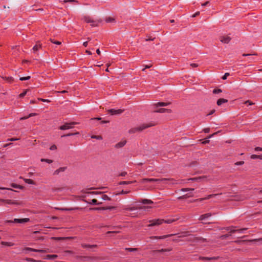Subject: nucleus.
Returning a JSON list of instances; mask_svg holds the SVG:
<instances>
[{"mask_svg": "<svg viewBox=\"0 0 262 262\" xmlns=\"http://www.w3.org/2000/svg\"><path fill=\"white\" fill-rule=\"evenodd\" d=\"M155 125V124L152 122H149L148 123H144V124L140 125V126H139L138 127H134V128L130 129L128 131V133L129 134H134L137 132H141L146 128H147L149 127H151V126H153Z\"/></svg>", "mask_w": 262, "mask_h": 262, "instance_id": "nucleus-1", "label": "nucleus"}, {"mask_svg": "<svg viewBox=\"0 0 262 262\" xmlns=\"http://www.w3.org/2000/svg\"><path fill=\"white\" fill-rule=\"evenodd\" d=\"M170 179H166V178H163V179H143L141 180V182L142 183H145L146 182H165L166 181H169Z\"/></svg>", "mask_w": 262, "mask_h": 262, "instance_id": "nucleus-2", "label": "nucleus"}, {"mask_svg": "<svg viewBox=\"0 0 262 262\" xmlns=\"http://www.w3.org/2000/svg\"><path fill=\"white\" fill-rule=\"evenodd\" d=\"M78 123L76 122H72L70 123H65L64 125L60 126L59 129L61 130H66L70 128H72L73 125L77 124Z\"/></svg>", "mask_w": 262, "mask_h": 262, "instance_id": "nucleus-3", "label": "nucleus"}, {"mask_svg": "<svg viewBox=\"0 0 262 262\" xmlns=\"http://www.w3.org/2000/svg\"><path fill=\"white\" fill-rule=\"evenodd\" d=\"M29 220H30V219L29 218L15 219L13 221L8 220L7 221V222L24 224V223L28 222L29 221Z\"/></svg>", "mask_w": 262, "mask_h": 262, "instance_id": "nucleus-4", "label": "nucleus"}, {"mask_svg": "<svg viewBox=\"0 0 262 262\" xmlns=\"http://www.w3.org/2000/svg\"><path fill=\"white\" fill-rule=\"evenodd\" d=\"M150 224L148 225V227H151L154 226H158L164 223V220L163 219H157L154 220H150L149 221Z\"/></svg>", "mask_w": 262, "mask_h": 262, "instance_id": "nucleus-5", "label": "nucleus"}, {"mask_svg": "<svg viewBox=\"0 0 262 262\" xmlns=\"http://www.w3.org/2000/svg\"><path fill=\"white\" fill-rule=\"evenodd\" d=\"M231 39V37L227 35H224L220 37V40L224 43H228L230 41Z\"/></svg>", "mask_w": 262, "mask_h": 262, "instance_id": "nucleus-6", "label": "nucleus"}, {"mask_svg": "<svg viewBox=\"0 0 262 262\" xmlns=\"http://www.w3.org/2000/svg\"><path fill=\"white\" fill-rule=\"evenodd\" d=\"M123 110H115V109H110L108 110V112L110 113L111 115H119L121 114L123 112Z\"/></svg>", "mask_w": 262, "mask_h": 262, "instance_id": "nucleus-7", "label": "nucleus"}, {"mask_svg": "<svg viewBox=\"0 0 262 262\" xmlns=\"http://www.w3.org/2000/svg\"><path fill=\"white\" fill-rule=\"evenodd\" d=\"M247 228H242V229H237V230H235V229H230V227H228L227 228V230L228 231H230V232L231 233H234V232H237L238 233H243L244 232V231H245L246 230H247Z\"/></svg>", "mask_w": 262, "mask_h": 262, "instance_id": "nucleus-8", "label": "nucleus"}, {"mask_svg": "<svg viewBox=\"0 0 262 262\" xmlns=\"http://www.w3.org/2000/svg\"><path fill=\"white\" fill-rule=\"evenodd\" d=\"M84 20L87 23H91L92 26L94 27L97 26L96 21H94L89 17H84Z\"/></svg>", "mask_w": 262, "mask_h": 262, "instance_id": "nucleus-9", "label": "nucleus"}, {"mask_svg": "<svg viewBox=\"0 0 262 262\" xmlns=\"http://www.w3.org/2000/svg\"><path fill=\"white\" fill-rule=\"evenodd\" d=\"M138 209L136 207H125L123 209V212L126 214L128 213V211H134Z\"/></svg>", "mask_w": 262, "mask_h": 262, "instance_id": "nucleus-10", "label": "nucleus"}, {"mask_svg": "<svg viewBox=\"0 0 262 262\" xmlns=\"http://www.w3.org/2000/svg\"><path fill=\"white\" fill-rule=\"evenodd\" d=\"M0 202L2 203H6L8 204H15V205H18L19 203L16 202V201H12L11 200H3V199H0Z\"/></svg>", "mask_w": 262, "mask_h": 262, "instance_id": "nucleus-11", "label": "nucleus"}, {"mask_svg": "<svg viewBox=\"0 0 262 262\" xmlns=\"http://www.w3.org/2000/svg\"><path fill=\"white\" fill-rule=\"evenodd\" d=\"M174 234H168V235H163V236H151L150 238L151 239H164L166 237H170V236H173Z\"/></svg>", "mask_w": 262, "mask_h": 262, "instance_id": "nucleus-12", "label": "nucleus"}, {"mask_svg": "<svg viewBox=\"0 0 262 262\" xmlns=\"http://www.w3.org/2000/svg\"><path fill=\"white\" fill-rule=\"evenodd\" d=\"M155 112L159 113H170L171 112V110H169V109L161 108H159V109H158V110L155 111Z\"/></svg>", "mask_w": 262, "mask_h": 262, "instance_id": "nucleus-13", "label": "nucleus"}, {"mask_svg": "<svg viewBox=\"0 0 262 262\" xmlns=\"http://www.w3.org/2000/svg\"><path fill=\"white\" fill-rule=\"evenodd\" d=\"M67 169V167H60L59 168L57 169L55 171H54L53 174L54 175H59L60 173L64 172L66 169Z\"/></svg>", "mask_w": 262, "mask_h": 262, "instance_id": "nucleus-14", "label": "nucleus"}, {"mask_svg": "<svg viewBox=\"0 0 262 262\" xmlns=\"http://www.w3.org/2000/svg\"><path fill=\"white\" fill-rule=\"evenodd\" d=\"M218 195H219L218 194H209L205 198L196 199V200H194V201H202L205 200H207V199H210L211 198L215 197Z\"/></svg>", "mask_w": 262, "mask_h": 262, "instance_id": "nucleus-15", "label": "nucleus"}, {"mask_svg": "<svg viewBox=\"0 0 262 262\" xmlns=\"http://www.w3.org/2000/svg\"><path fill=\"white\" fill-rule=\"evenodd\" d=\"M25 250L28 251H34V252H40V253H43L45 252L46 251L42 249H35L31 248H26L25 249Z\"/></svg>", "mask_w": 262, "mask_h": 262, "instance_id": "nucleus-16", "label": "nucleus"}, {"mask_svg": "<svg viewBox=\"0 0 262 262\" xmlns=\"http://www.w3.org/2000/svg\"><path fill=\"white\" fill-rule=\"evenodd\" d=\"M126 143V140L121 141L115 145V147L117 148H121V147L124 146Z\"/></svg>", "mask_w": 262, "mask_h": 262, "instance_id": "nucleus-17", "label": "nucleus"}, {"mask_svg": "<svg viewBox=\"0 0 262 262\" xmlns=\"http://www.w3.org/2000/svg\"><path fill=\"white\" fill-rule=\"evenodd\" d=\"M170 102H158L154 104V105L157 107L158 106H166L169 105Z\"/></svg>", "mask_w": 262, "mask_h": 262, "instance_id": "nucleus-18", "label": "nucleus"}, {"mask_svg": "<svg viewBox=\"0 0 262 262\" xmlns=\"http://www.w3.org/2000/svg\"><path fill=\"white\" fill-rule=\"evenodd\" d=\"M211 215H212L211 213H207L201 215L199 217V220H204L211 216Z\"/></svg>", "mask_w": 262, "mask_h": 262, "instance_id": "nucleus-19", "label": "nucleus"}, {"mask_svg": "<svg viewBox=\"0 0 262 262\" xmlns=\"http://www.w3.org/2000/svg\"><path fill=\"white\" fill-rule=\"evenodd\" d=\"M140 202L144 204H151L153 203L151 200L148 199H142Z\"/></svg>", "mask_w": 262, "mask_h": 262, "instance_id": "nucleus-20", "label": "nucleus"}, {"mask_svg": "<svg viewBox=\"0 0 262 262\" xmlns=\"http://www.w3.org/2000/svg\"><path fill=\"white\" fill-rule=\"evenodd\" d=\"M178 220H179L178 217L176 218V219H168L166 220H164V223H165L167 224H171L175 221H177Z\"/></svg>", "mask_w": 262, "mask_h": 262, "instance_id": "nucleus-21", "label": "nucleus"}, {"mask_svg": "<svg viewBox=\"0 0 262 262\" xmlns=\"http://www.w3.org/2000/svg\"><path fill=\"white\" fill-rule=\"evenodd\" d=\"M193 194L191 193H187L185 195H183V196H180L178 198L179 199H187L189 197L192 196Z\"/></svg>", "mask_w": 262, "mask_h": 262, "instance_id": "nucleus-22", "label": "nucleus"}, {"mask_svg": "<svg viewBox=\"0 0 262 262\" xmlns=\"http://www.w3.org/2000/svg\"><path fill=\"white\" fill-rule=\"evenodd\" d=\"M114 208V207H101V208H91V210H106V209H109L111 210L112 209Z\"/></svg>", "mask_w": 262, "mask_h": 262, "instance_id": "nucleus-23", "label": "nucleus"}, {"mask_svg": "<svg viewBox=\"0 0 262 262\" xmlns=\"http://www.w3.org/2000/svg\"><path fill=\"white\" fill-rule=\"evenodd\" d=\"M227 102V100L226 99H219L217 101V104L218 105H221V104H222L223 103H226Z\"/></svg>", "mask_w": 262, "mask_h": 262, "instance_id": "nucleus-24", "label": "nucleus"}, {"mask_svg": "<svg viewBox=\"0 0 262 262\" xmlns=\"http://www.w3.org/2000/svg\"><path fill=\"white\" fill-rule=\"evenodd\" d=\"M218 258V257H200L199 258L200 259L202 260H211V259H216Z\"/></svg>", "mask_w": 262, "mask_h": 262, "instance_id": "nucleus-25", "label": "nucleus"}, {"mask_svg": "<svg viewBox=\"0 0 262 262\" xmlns=\"http://www.w3.org/2000/svg\"><path fill=\"white\" fill-rule=\"evenodd\" d=\"M41 47V45L38 42L35 46H34L33 48V50L34 52L37 51Z\"/></svg>", "mask_w": 262, "mask_h": 262, "instance_id": "nucleus-26", "label": "nucleus"}, {"mask_svg": "<svg viewBox=\"0 0 262 262\" xmlns=\"http://www.w3.org/2000/svg\"><path fill=\"white\" fill-rule=\"evenodd\" d=\"M206 241H207V239L206 238H203L202 237H195L193 239L194 242H205Z\"/></svg>", "mask_w": 262, "mask_h": 262, "instance_id": "nucleus-27", "label": "nucleus"}, {"mask_svg": "<svg viewBox=\"0 0 262 262\" xmlns=\"http://www.w3.org/2000/svg\"><path fill=\"white\" fill-rule=\"evenodd\" d=\"M251 158L252 159H259L260 160H262V155H252L251 156Z\"/></svg>", "mask_w": 262, "mask_h": 262, "instance_id": "nucleus-28", "label": "nucleus"}, {"mask_svg": "<svg viewBox=\"0 0 262 262\" xmlns=\"http://www.w3.org/2000/svg\"><path fill=\"white\" fill-rule=\"evenodd\" d=\"M90 204H97L100 205L102 204V202H98V201L96 199L92 200L91 202L90 203Z\"/></svg>", "mask_w": 262, "mask_h": 262, "instance_id": "nucleus-29", "label": "nucleus"}, {"mask_svg": "<svg viewBox=\"0 0 262 262\" xmlns=\"http://www.w3.org/2000/svg\"><path fill=\"white\" fill-rule=\"evenodd\" d=\"M106 21L107 23H113L115 22V18L112 17H108L106 18Z\"/></svg>", "mask_w": 262, "mask_h": 262, "instance_id": "nucleus-30", "label": "nucleus"}, {"mask_svg": "<svg viewBox=\"0 0 262 262\" xmlns=\"http://www.w3.org/2000/svg\"><path fill=\"white\" fill-rule=\"evenodd\" d=\"M171 250V249H162L160 250H156L155 252H163L170 251Z\"/></svg>", "mask_w": 262, "mask_h": 262, "instance_id": "nucleus-31", "label": "nucleus"}, {"mask_svg": "<svg viewBox=\"0 0 262 262\" xmlns=\"http://www.w3.org/2000/svg\"><path fill=\"white\" fill-rule=\"evenodd\" d=\"M58 257L57 255H47V259H55Z\"/></svg>", "mask_w": 262, "mask_h": 262, "instance_id": "nucleus-32", "label": "nucleus"}, {"mask_svg": "<svg viewBox=\"0 0 262 262\" xmlns=\"http://www.w3.org/2000/svg\"><path fill=\"white\" fill-rule=\"evenodd\" d=\"M24 181L27 183H28L30 184H34V181L31 179H24Z\"/></svg>", "mask_w": 262, "mask_h": 262, "instance_id": "nucleus-33", "label": "nucleus"}, {"mask_svg": "<svg viewBox=\"0 0 262 262\" xmlns=\"http://www.w3.org/2000/svg\"><path fill=\"white\" fill-rule=\"evenodd\" d=\"M11 186L14 187V188H19V189H23L24 187L22 186H20V185H17V184H12L11 185Z\"/></svg>", "mask_w": 262, "mask_h": 262, "instance_id": "nucleus-34", "label": "nucleus"}, {"mask_svg": "<svg viewBox=\"0 0 262 262\" xmlns=\"http://www.w3.org/2000/svg\"><path fill=\"white\" fill-rule=\"evenodd\" d=\"M1 244L2 245L8 246H12L14 245V244L12 243H8V242H2L1 243Z\"/></svg>", "mask_w": 262, "mask_h": 262, "instance_id": "nucleus-35", "label": "nucleus"}, {"mask_svg": "<svg viewBox=\"0 0 262 262\" xmlns=\"http://www.w3.org/2000/svg\"><path fill=\"white\" fill-rule=\"evenodd\" d=\"M91 138L93 139H96L97 140H102V137L101 136L92 135L91 136Z\"/></svg>", "mask_w": 262, "mask_h": 262, "instance_id": "nucleus-36", "label": "nucleus"}, {"mask_svg": "<svg viewBox=\"0 0 262 262\" xmlns=\"http://www.w3.org/2000/svg\"><path fill=\"white\" fill-rule=\"evenodd\" d=\"M102 200H111V199L110 197H108L107 195L106 194H103L102 196V198H101Z\"/></svg>", "mask_w": 262, "mask_h": 262, "instance_id": "nucleus-37", "label": "nucleus"}, {"mask_svg": "<svg viewBox=\"0 0 262 262\" xmlns=\"http://www.w3.org/2000/svg\"><path fill=\"white\" fill-rule=\"evenodd\" d=\"M133 181H122L119 183L120 185L129 184L133 183Z\"/></svg>", "mask_w": 262, "mask_h": 262, "instance_id": "nucleus-38", "label": "nucleus"}, {"mask_svg": "<svg viewBox=\"0 0 262 262\" xmlns=\"http://www.w3.org/2000/svg\"><path fill=\"white\" fill-rule=\"evenodd\" d=\"M62 189V188H56V187H54V188H53L52 189V191L54 192H57V191H61Z\"/></svg>", "mask_w": 262, "mask_h": 262, "instance_id": "nucleus-39", "label": "nucleus"}, {"mask_svg": "<svg viewBox=\"0 0 262 262\" xmlns=\"http://www.w3.org/2000/svg\"><path fill=\"white\" fill-rule=\"evenodd\" d=\"M6 80H7L8 82H12L13 81V79L11 77H5L4 78Z\"/></svg>", "mask_w": 262, "mask_h": 262, "instance_id": "nucleus-40", "label": "nucleus"}, {"mask_svg": "<svg viewBox=\"0 0 262 262\" xmlns=\"http://www.w3.org/2000/svg\"><path fill=\"white\" fill-rule=\"evenodd\" d=\"M41 162H46L48 163H52L53 161L50 159H41L40 160Z\"/></svg>", "mask_w": 262, "mask_h": 262, "instance_id": "nucleus-41", "label": "nucleus"}, {"mask_svg": "<svg viewBox=\"0 0 262 262\" xmlns=\"http://www.w3.org/2000/svg\"><path fill=\"white\" fill-rule=\"evenodd\" d=\"M194 190V188H182L181 189V191H192Z\"/></svg>", "mask_w": 262, "mask_h": 262, "instance_id": "nucleus-42", "label": "nucleus"}, {"mask_svg": "<svg viewBox=\"0 0 262 262\" xmlns=\"http://www.w3.org/2000/svg\"><path fill=\"white\" fill-rule=\"evenodd\" d=\"M30 79V76H27V77H22L19 78V80L21 81L23 80H27Z\"/></svg>", "mask_w": 262, "mask_h": 262, "instance_id": "nucleus-43", "label": "nucleus"}, {"mask_svg": "<svg viewBox=\"0 0 262 262\" xmlns=\"http://www.w3.org/2000/svg\"><path fill=\"white\" fill-rule=\"evenodd\" d=\"M63 2L64 3H77L76 0H64Z\"/></svg>", "mask_w": 262, "mask_h": 262, "instance_id": "nucleus-44", "label": "nucleus"}, {"mask_svg": "<svg viewBox=\"0 0 262 262\" xmlns=\"http://www.w3.org/2000/svg\"><path fill=\"white\" fill-rule=\"evenodd\" d=\"M130 191H124L122 190L120 193H117V194H126L129 193Z\"/></svg>", "mask_w": 262, "mask_h": 262, "instance_id": "nucleus-45", "label": "nucleus"}, {"mask_svg": "<svg viewBox=\"0 0 262 262\" xmlns=\"http://www.w3.org/2000/svg\"><path fill=\"white\" fill-rule=\"evenodd\" d=\"M50 40H51V41L52 42H53V43H55V44H56V45H61V42H60V41H54V40H53V39H50Z\"/></svg>", "mask_w": 262, "mask_h": 262, "instance_id": "nucleus-46", "label": "nucleus"}, {"mask_svg": "<svg viewBox=\"0 0 262 262\" xmlns=\"http://www.w3.org/2000/svg\"><path fill=\"white\" fill-rule=\"evenodd\" d=\"M222 92V90L221 89H214L213 91V93L214 94H218Z\"/></svg>", "mask_w": 262, "mask_h": 262, "instance_id": "nucleus-47", "label": "nucleus"}, {"mask_svg": "<svg viewBox=\"0 0 262 262\" xmlns=\"http://www.w3.org/2000/svg\"><path fill=\"white\" fill-rule=\"evenodd\" d=\"M78 134H79L78 132H76V133H74V134H73V133H69V134H67L66 135L62 136V137H65V136H72V135H78Z\"/></svg>", "mask_w": 262, "mask_h": 262, "instance_id": "nucleus-48", "label": "nucleus"}, {"mask_svg": "<svg viewBox=\"0 0 262 262\" xmlns=\"http://www.w3.org/2000/svg\"><path fill=\"white\" fill-rule=\"evenodd\" d=\"M28 91V90H26L25 92H24L23 93H21V94L19 95V97H24V96L26 95V94H27V93Z\"/></svg>", "mask_w": 262, "mask_h": 262, "instance_id": "nucleus-49", "label": "nucleus"}, {"mask_svg": "<svg viewBox=\"0 0 262 262\" xmlns=\"http://www.w3.org/2000/svg\"><path fill=\"white\" fill-rule=\"evenodd\" d=\"M125 250H127L129 252H133V251H136L137 249L136 248H126Z\"/></svg>", "mask_w": 262, "mask_h": 262, "instance_id": "nucleus-50", "label": "nucleus"}, {"mask_svg": "<svg viewBox=\"0 0 262 262\" xmlns=\"http://www.w3.org/2000/svg\"><path fill=\"white\" fill-rule=\"evenodd\" d=\"M229 75V73H226L225 75L223 76L222 79L223 80H225L227 79V77Z\"/></svg>", "mask_w": 262, "mask_h": 262, "instance_id": "nucleus-51", "label": "nucleus"}, {"mask_svg": "<svg viewBox=\"0 0 262 262\" xmlns=\"http://www.w3.org/2000/svg\"><path fill=\"white\" fill-rule=\"evenodd\" d=\"M26 260L27 261H33V262H40L39 261H37L36 260H34L33 259H32V258H27L26 259Z\"/></svg>", "mask_w": 262, "mask_h": 262, "instance_id": "nucleus-52", "label": "nucleus"}, {"mask_svg": "<svg viewBox=\"0 0 262 262\" xmlns=\"http://www.w3.org/2000/svg\"><path fill=\"white\" fill-rule=\"evenodd\" d=\"M56 148H57V147L55 145H53L50 148V150H54L56 149Z\"/></svg>", "mask_w": 262, "mask_h": 262, "instance_id": "nucleus-53", "label": "nucleus"}, {"mask_svg": "<svg viewBox=\"0 0 262 262\" xmlns=\"http://www.w3.org/2000/svg\"><path fill=\"white\" fill-rule=\"evenodd\" d=\"M244 161H239V162H237L235 163V164L236 165H242L243 164H244Z\"/></svg>", "mask_w": 262, "mask_h": 262, "instance_id": "nucleus-54", "label": "nucleus"}, {"mask_svg": "<svg viewBox=\"0 0 262 262\" xmlns=\"http://www.w3.org/2000/svg\"><path fill=\"white\" fill-rule=\"evenodd\" d=\"M245 104H247V103H248L249 105H252L254 103L253 102H252L251 101H249V100H247V101H246L245 102H244Z\"/></svg>", "mask_w": 262, "mask_h": 262, "instance_id": "nucleus-55", "label": "nucleus"}, {"mask_svg": "<svg viewBox=\"0 0 262 262\" xmlns=\"http://www.w3.org/2000/svg\"><path fill=\"white\" fill-rule=\"evenodd\" d=\"M19 139L18 138H10V139H9L8 140V141H17V140H18Z\"/></svg>", "mask_w": 262, "mask_h": 262, "instance_id": "nucleus-56", "label": "nucleus"}, {"mask_svg": "<svg viewBox=\"0 0 262 262\" xmlns=\"http://www.w3.org/2000/svg\"><path fill=\"white\" fill-rule=\"evenodd\" d=\"M39 100H41L42 102H50V101L48 99H44L40 98V99H39Z\"/></svg>", "mask_w": 262, "mask_h": 262, "instance_id": "nucleus-57", "label": "nucleus"}, {"mask_svg": "<svg viewBox=\"0 0 262 262\" xmlns=\"http://www.w3.org/2000/svg\"><path fill=\"white\" fill-rule=\"evenodd\" d=\"M203 130H204V132L205 133H208L210 131V128H204Z\"/></svg>", "mask_w": 262, "mask_h": 262, "instance_id": "nucleus-58", "label": "nucleus"}, {"mask_svg": "<svg viewBox=\"0 0 262 262\" xmlns=\"http://www.w3.org/2000/svg\"><path fill=\"white\" fill-rule=\"evenodd\" d=\"M255 151H262V148L259 147H256L255 148Z\"/></svg>", "mask_w": 262, "mask_h": 262, "instance_id": "nucleus-59", "label": "nucleus"}, {"mask_svg": "<svg viewBox=\"0 0 262 262\" xmlns=\"http://www.w3.org/2000/svg\"><path fill=\"white\" fill-rule=\"evenodd\" d=\"M229 235H230V234H226V235H224L221 236V237L222 239H224V238L227 237L228 236H229Z\"/></svg>", "mask_w": 262, "mask_h": 262, "instance_id": "nucleus-60", "label": "nucleus"}, {"mask_svg": "<svg viewBox=\"0 0 262 262\" xmlns=\"http://www.w3.org/2000/svg\"><path fill=\"white\" fill-rule=\"evenodd\" d=\"M209 140L207 138L202 142V143L203 144H206V143H209Z\"/></svg>", "mask_w": 262, "mask_h": 262, "instance_id": "nucleus-61", "label": "nucleus"}, {"mask_svg": "<svg viewBox=\"0 0 262 262\" xmlns=\"http://www.w3.org/2000/svg\"><path fill=\"white\" fill-rule=\"evenodd\" d=\"M126 174H127V172L124 171V172H121L119 175L120 176H122L123 177V176H126Z\"/></svg>", "mask_w": 262, "mask_h": 262, "instance_id": "nucleus-62", "label": "nucleus"}, {"mask_svg": "<svg viewBox=\"0 0 262 262\" xmlns=\"http://www.w3.org/2000/svg\"><path fill=\"white\" fill-rule=\"evenodd\" d=\"M155 38H151V37H148L147 38L145 39L146 41L148 40H154Z\"/></svg>", "mask_w": 262, "mask_h": 262, "instance_id": "nucleus-63", "label": "nucleus"}, {"mask_svg": "<svg viewBox=\"0 0 262 262\" xmlns=\"http://www.w3.org/2000/svg\"><path fill=\"white\" fill-rule=\"evenodd\" d=\"M190 66L193 67V68H195V67H198V64H196V63H191L190 64Z\"/></svg>", "mask_w": 262, "mask_h": 262, "instance_id": "nucleus-64", "label": "nucleus"}]
</instances>
